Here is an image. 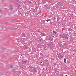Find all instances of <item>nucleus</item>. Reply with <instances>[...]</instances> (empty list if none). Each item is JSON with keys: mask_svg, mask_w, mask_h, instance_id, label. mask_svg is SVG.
<instances>
[{"mask_svg": "<svg viewBox=\"0 0 76 76\" xmlns=\"http://www.w3.org/2000/svg\"><path fill=\"white\" fill-rule=\"evenodd\" d=\"M20 63H22V62H23V61L22 60V59H20Z\"/></svg>", "mask_w": 76, "mask_h": 76, "instance_id": "aec40b11", "label": "nucleus"}, {"mask_svg": "<svg viewBox=\"0 0 76 76\" xmlns=\"http://www.w3.org/2000/svg\"><path fill=\"white\" fill-rule=\"evenodd\" d=\"M41 47H40V48H41Z\"/></svg>", "mask_w": 76, "mask_h": 76, "instance_id": "774afa93", "label": "nucleus"}, {"mask_svg": "<svg viewBox=\"0 0 76 76\" xmlns=\"http://www.w3.org/2000/svg\"><path fill=\"white\" fill-rule=\"evenodd\" d=\"M24 48H25L26 49H27L28 47L25 45H24Z\"/></svg>", "mask_w": 76, "mask_h": 76, "instance_id": "f8f14e48", "label": "nucleus"}, {"mask_svg": "<svg viewBox=\"0 0 76 76\" xmlns=\"http://www.w3.org/2000/svg\"><path fill=\"white\" fill-rule=\"evenodd\" d=\"M48 46L49 47L53 46V43H52V42H49V44L48 45Z\"/></svg>", "mask_w": 76, "mask_h": 76, "instance_id": "f257e3e1", "label": "nucleus"}, {"mask_svg": "<svg viewBox=\"0 0 76 76\" xmlns=\"http://www.w3.org/2000/svg\"><path fill=\"white\" fill-rule=\"evenodd\" d=\"M25 15H26V13H25Z\"/></svg>", "mask_w": 76, "mask_h": 76, "instance_id": "e2e57ef3", "label": "nucleus"}, {"mask_svg": "<svg viewBox=\"0 0 76 76\" xmlns=\"http://www.w3.org/2000/svg\"><path fill=\"white\" fill-rule=\"evenodd\" d=\"M41 63H42V62H41Z\"/></svg>", "mask_w": 76, "mask_h": 76, "instance_id": "0e129e2a", "label": "nucleus"}, {"mask_svg": "<svg viewBox=\"0 0 76 76\" xmlns=\"http://www.w3.org/2000/svg\"><path fill=\"white\" fill-rule=\"evenodd\" d=\"M20 38H22V36L21 37V36H20Z\"/></svg>", "mask_w": 76, "mask_h": 76, "instance_id": "49530a36", "label": "nucleus"}, {"mask_svg": "<svg viewBox=\"0 0 76 76\" xmlns=\"http://www.w3.org/2000/svg\"><path fill=\"white\" fill-rule=\"evenodd\" d=\"M23 44H24V42L23 43Z\"/></svg>", "mask_w": 76, "mask_h": 76, "instance_id": "680f3d73", "label": "nucleus"}, {"mask_svg": "<svg viewBox=\"0 0 76 76\" xmlns=\"http://www.w3.org/2000/svg\"><path fill=\"white\" fill-rule=\"evenodd\" d=\"M53 32L54 34H57V32L54 31H53Z\"/></svg>", "mask_w": 76, "mask_h": 76, "instance_id": "b1692460", "label": "nucleus"}, {"mask_svg": "<svg viewBox=\"0 0 76 76\" xmlns=\"http://www.w3.org/2000/svg\"><path fill=\"white\" fill-rule=\"evenodd\" d=\"M41 1H42V0H38V3H40V4L41 3Z\"/></svg>", "mask_w": 76, "mask_h": 76, "instance_id": "0eeeda50", "label": "nucleus"}, {"mask_svg": "<svg viewBox=\"0 0 76 76\" xmlns=\"http://www.w3.org/2000/svg\"><path fill=\"white\" fill-rule=\"evenodd\" d=\"M22 42V41H21L20 40V42L19 43L20 44H21V43Z\"/></svg>", "mask_w": 76, "mask_h": 76, "instance_id": "e433bc0d", "label": "nucleus"}, {"mask_svg": "<svg viewBox=\"0 0 76 76\" xmlns=\"http://www.w3.org/2000/svg\"><path fill=\"white\" fill-rule=\"evenodd\" d=\"M17 41H18V42H19V41L18 40H17Z\"/></svg>", "mask_w": 76, "mask_h": 76, "instance_id": "a18cd8bd", "label": "nucleus"}, {"mask_svg": "<svg viewBox=\"0 0 76 76\" xmlns=\"http://www.w3.org/2000/svg\"><path fill=\"white\" fill-rule=\"evenodd\" d=\"M10 67H12V66H10Z\"/></svg>", "mask_w": 76, "mask_h": 76, "instance_id": "864d4df0", "label": "nucleus"}, {"mask_svg": "<svg viewBox=\"0 0 76 76\" xmlns=\"http://www.w3.org/2000/svg\"><path fill=\"white\" fill-rule=\"evenodd\" d=\"M23 35V37H25V34L23 33L22 34Z\"/></svg>", "mask_w": 76, "mask_h": 76, "instance_id": "6ab92c4d", "label": "nucleus"}, {"mask_svg": "<svg viewBox=\"0 0 76 76\" xmlns=\"http://www.w3.org/2000/svg\"><path fill=\"white\" fill-rule=\"evenodd\" d=\"M64 37H67V34H64Z\"/></svg>", "mask_w": 76, "mask_h": 76, "instance_id": "c756f323", "label": "nucleus"}, {"mask_svg": "<svg viewBox=\"0 0 76 76\" xmlns=\"http://www.w3.org/2000/svg\"><path fill=\"white\" fill-rule=\"evenodd\" d=\"M29 67L31 69H33V68H34V67H33L32 66H29Z\"/></svg>", "mask_w": 76, "mask_h": 76, "instance_id": "4468645a", "label": "nucleus"}, {"mask_svg": "<svg viewBox=\"0 0 76 76\" xmlns=\"http://www.w3.org/2000/svg\"><path fill=\"white\" fill-rule=\"evenodd\" d=\"M63 42H66V41H65L64 40L63 41Z\"/></svg>", "mask_w": 76, "mask_h": 76, "instance_id": "37998d69", "label": "nucleus"}, {"mask_svg": "<svg viewBox=\"0 0 76 76\" xmlns=\"http://www.w3.org/2000/svg\"><path fill=\"white\" fill-rule=\"evenodd\" d=\"M46 9H47L48 11H49V10H50L49 9L50 7H48V6H47V7H46Z\"/></svg>", "mask_w": 76, "mask_h": 76, "instance_id": "423d86ee", "label": "nucleus"}, {"mask_svg": "<svg viewBox=\"0 0 76 76\" xmlns=\"http://www.w3.org/2000/svg\"><path fill=\"white\" fill-rule=\"evenodd\" d=\"M50 19H48V20H46L47 22H48V21H50Z\"/></svg>", "mask_w": 76, "mask_h": 76, "instance_id": "4be33fe9", "label": "nucleus"}, {"mask_svg": "<svg viewBox=\"0 0 76 76\" xmlns=\"http://www.w3.org/2000/svg\"><path fill=\"white\" fill-rule=\"evenodd\" d=\"M20 69H21V68L23 70V67L22 66V67L20 66Z\"/></svg>", "mask_w": 76, "mask_h": 76, "instance_id": "412c9836", "label": "nucleus"}, {"mask_svg": "<svg viewBox=\"0 0 76 76\" xmlns=\"http://www.w3.org/2000/svg\"><path fill=\"white\" fill-rule=\"evenodd\" d=\"M24 44H26V43H24Z\"/></svg>", "mask_w": 76, "mask_h": 76, "instance_id": "bf43d9fd", "label": "nucleus"}, {"mask_svg": "<svg viewBox=\"0 0 76 76\" xmlns=\"http://www.w3.org/2000/svg\"><path fill=\"white\" fill-rule=\"evenodd\" d=\"M20 56H22V54H21V53H20Z\"/></svg>", "mask_w": 76, "mask_h": 76, "instance_id": "2f4dec72", "label": "nucleus"}, {"mask_svg": "<svg viewBox=\"0 0 76 76\" xmlns=\"http://www.w3.org/2000/svg\"><path fill=\"white\" fill-rule=\"evenodd\" d=\"M70 15L72 17H74V16H75V15H74L73 14H71Z\"/></svg>", "mask_w": 76, "mask_h": 76, "instance_id": "ddd939ff", "label": "nucleus"}, {"mask_svg": "<svg viewBox=\"0 0 76 76\" xmlns=\"http://www.w3.org/2000/svg\"><path fill=\"white\" fill-rule=\"evenodd\" d=\"M0 12H1V10H0Z\"/></svg>", "mask_w": 76, "mask_h": 76, "instance_id": "4d7b16f0", "label": "nucleus"}, {"mask_svg": "<svg viewBox=\"0 0 76 76\" xmlns=\"http://www.w3.org/2000/svg\"><path fill=\"white\" fill-rule=\"evenodd\" d=\"M42 21H43V23H45V20H43Z\"/></svg>", "mask_w": 76, "mask_h": 76, "instance_id": "bb28decb", "label": "nucleus"}, {"mask_svg": "<svg viewBox=\"0 0 76 76\" xmlns=\"http://www.w3.org/2000/svg\"><path fill=\"white\" fill-rule=\"evenodd\" d=\"M40 45H42V44H41Z\"/></svg>", "mask_w": 76, "mask_h": 76, "instance_id": "603ef678", "label": "nucleus"}, {"mask_svg": "<svg viewBox=\"0 0 76 76\" xmlns=\"http://www.w3.org/2000/svg\"><path fill=\"white\" fill-rule=\"evenodd\" d=\"M64 63H66V59L64 58Z\"/></svg>", "mask_w": 76, "mask_h": 76, "instance_id": "a211bd4d", "label": "nucleus"}, {"mask_svg": "<svg viewBox=\"0 0 76 76\" xmlns=\"http://www.w3.org/2000/svg\"><path fill=\"white\" fill-rule=\"evenodd\" d=\"M37 11V10L35 9H34L33 10V12H36Z\"/></svg>", "mask_w": 76, "mask_h": 76, "instance_id": "473e14b6", "label": "nucleus"}, {"mask_svg": "<svg viewBox=\"0 0 76 76\" xmlns=\"http://www.w3.org/2000/svg\"><path fill=\"white\" fill-rule=\"evenodd\" d=\"M39 39L40 41H42V39L41 37L39 38Z\"/></svg>", "mask_w": 76, "mask_h": 76, "instance_id": "f3484780", "label": "nucleus"}, {"mask_svg": "<svg viewBox=\"0 0 76 76\" xmlns=\"http://www.w3.org/2000/svg\"><path fill=\"white\" fill-rule=\"evenodd\" d=\"M34 68L33 69V70H36V69H37V68H36V67H34V68Z\"/></svg>", "mask_w": 76, "mask_h": 76, "instance_id": "7c9ffc66", "label": "nucleus"}, {"mask_svg": "<svg viewBox=\"0 0 76 76\" xmlns=\"http://www.w3.org/2000/svg\"><path fill=\"white\" fill-rule=\"evenodd\" d=\"M61 38H65L64 36L63 35H61L60 36Z\"/></svg>", "mask_w": 76, "mask_h": 76, "instance_id": "2eb2a0df", "label": "nucleus"}, {"mask_svg": "<svg viewBox=\"0 0 76 76\" xmlns=\"http://www.w3.org/2000/svg\"><path fill=\"white\" fill-rule=\"evenodd\" d=\"M33 70L34 72H37V70H36V69H35Z\"/></svg>", "mask_w": 76, "mask_h": 76, "instance_id": "393cba45", "label": "nucleus"}, {"mask_svg": "<svg viewBox=\"0 0 76 76\" xmlns=\"http://www.w3.org/2000/svg\"><path fill=\"white\" fill-rule=\"evenodd\" d=\"M65 38H66V39H68V37H65Z\"/></svg>", "mask_w": 76, "mask_h": 76, "instance_id": "ea45409f", "label": "nucleus"}, {"mask_svg": "<svg viewBox=\"0 0 76 76\" xmlns=\"http://www.w3.org/2000/svg\"><path fill=\"white\" fill-rule=\"evenodd\" d=\"M42 35H43V36H45V34H44V33H42Z\"/></svg>", "mask_w": 76, "mask_h": 76, "instance_id": "a878e982", "label": "nucleus"}, {"mask_svg": "<svg viewBox=\"0 0 76 76\" xmlns=\"http://www.w3.org/2000/svg\"><path fill=\"white\" fill-rule=\"evenodd\" d=\"M28 48H29V50H31V47H29Z\"/></svg>", "mask_w": 76, "mask_h": 76, "instance_id": "58836bf2", "label": "nucleus"}, {"mask_svg": "<svg viewBox=\"0 0 76 76\" xmlns=\"http://www.w3.org/2000/svg\"><path fill=\"white\" fill-rule=\"evenodd\" d=\"M28 61H23V63H22V64H24V65H25L26 64V62Z\"/></svg>", "mask_w": 76, "mask_h": 76, "instance_id": "20e7f679", "label": "nucleus"}, {"mask_svg": "<svg viewBox=\"0 0 76 76\" xmlns=\"http://www.w3.org/2000/svg\"><path fill=\"white\" fill-rule=\"evenodd\" d=\"M68 31H71V28H69L68 29Z\"/></svg>", "mask_w": 76, "mask_h": 76, "instance_id": "cd10ccee", "label": "nucleus"}, {"mask_svg": "<svg viewBox=\"0 0 76 76\" xmlns=\"http://www.w3.org/2000/svg\"><path fill=\"white\" fill-rule=\"evenodd\" d=\"M26 1H28V0H26Z\"/></svg>", "mask_w": 76, "mask_h": 76, "instance_id": "13d9d810", "label": "nucleus"}, {"mask_svg": "<svg viewBox=\"0 0 76 76\" xmlns=\"http://www.w3.org/2000/svg\"><path fill=\"white\" fill-rule=\"evenodd\" d=\"M20 15L22 16H23V15L21 14V13H20Z\"/></svg>", "mask_w": 76, "mask_h": 76, "instance_id": "c9c22d12", "label": "nucleus"}, {"mask_svg": "<svg viewBox=\"0 0 76 76\" xmlns=\"http://www.w3.org/2000/svg\"><path fill=\"white\" fill-rule=\"evenodd\" d=\"M66 11H64L63 12L64 13V14H65V13H66Z\"/></svg>", "mask_w": 76, "mask_h": 76, "instance_id": "c85d7f7f", "label": "nucleus"}, {"mask_svg": "<svg viewBox=\"0 0 76 76\" xmlns=\"http://www.w3.org/2000/svg\"><path fill=\"white\" fill-rule=\"evenodd\" d=\"M53 18L54 19V20H56V18L54 17Z\"/></svg>", "mask_w": 76, "mask_h": 76, "instance_id": "a19ab883", "label": "nucleus"}, {"mask_svg": "<svg viewBox=\"0 0 76 76\" xmlns=\"http://www.w3.org/2000/svg\"><path fill=\"white\" fill-rule=\"evenodd\" d=\"M67 42H69V41H67Z\"/></svg>", "mask_w": 76, "mask_h": 76, "instance_id": "6e6d98bb", "label": "nucleus"}, {"mask_svg": "<svg viewBox=\"0 0 76 76\" xmlns=\"http://www.w3.org/2000/svg\"><path fill=\"white\" fill-rule=\"evenodd\" d=\"M22 0H20V1H19L20 6H21L23 4V1Z\"/></svg>", "mask_w": 76, "mask_h": 76, "instance_id": "39448f33", "label": "nucleus"}, {"mask_svg": "<svg viewBox=\"0 0 76 76\" xmlns=\"http://www.w3.org/2000/svg\"><path fill=\"white\" fill-rule=\"evenodd\" d=\"M37 3V2H35L34 1V3Z\"/></svg>", "mask_w": 76, "mask_h": 76, "instance_id": "09e8293b", "label": "nucleus"}, {"mask_svg": "<svg viewBox=\"0 0 76 76\" xmlns=\"http://www.w3.org/2000/svg\"><path fill=\"white\" fill-rule=\"evenodd\" d=\"M46 2H47V0H44L43 1V3H44V4H45V3H46Z\"/></svg>", "mask_w": 76, "mask_h": 76, "instance_id": "9b49d317", "label": "nucleus"}, {"mask_svg": "<svg viewBox=\"0 0 76 76\" xmlns=\"http://www.w3.org/2000/svg\"><path fill=\"white\" fill-rule=\"evenodd\" d=\"M53 46H51L50 47H49V48L51 50H53V49H54L53 48Z\"/></svg>", "mask_w": 76, "mask_h": 76, "instance_id": "6e6552de", "label": "nucleus"}, {"mask_svg": "<svg viewBox=\"0 0 76 76\" xmlns=\"http://www.w3.org/2000/svg\"><path fill=\"white\" fill-rule=\"evenodd\" d=\"M33 50L34 51V52H35L36 51H37V48H33Z\"/></svg>", "mask_w": 76, "mask_h": 76, "instance_id": "9d476101", "label": "nucleus"}, {"mask_svg": "<svg viewBox=\"0 0 76 76\" xmlns=\"http://www.w3.org/2000/svg\"><path fill=\"white\" fill-rule=\"evenodd\" d=\"M46 70H47V68H46Z\"/></svg>", "mask_w": 76, "mask_h": 76, "instance_id": "c03bdc74", "label": "nucleus"}, {"mask_svg": "<svg viewBox=\"0 0 76 76\" xmlns=\"http://www.w3.org/2000/svg\"><path fill=\"white\" fill-rule=\"evenodd\" d=\"M39 54L41 55V54H42V53H40Z\"/></svg>", "mask_w": 76, "mask_h": 76, "instance_id": "5fc2aeb1", "label": "nucleus"}, {"mask_svg": "<svg viewBox=\"0 0 76 76\" xmlns=\"http://www.w3.org/2000/svg\"><path fill=\"white\" fill-rule=\"evenodd\" d=\"M16 23L17 24H19V23Z\"/></svg>", "mask_w": 76, "mask_h": 76, "instance_id": "3c124183", "label": "nucleus"}, {"mask_svg": "<svg viewBox=\"0 0 76 76\" xmlns=\"http://www.w3.org/2000/svg\"><path fill=\"white\" fill-rule=\"evenodd\" d=\"M7 23V22H6V23Z\"/></svg>", "mask_w": 76, "mask_h": 76, "instance_id": "8fccbe9b", "label": "nucleus"}, {"mask_svg": "<svg viewBox=\"0 0 76 76\" xmlns=\"http://www.w3.org/2000/svg\"><path fill=\"white\" fill-rule=\"evenodd\" d=\"M17 1L18 3H19V0H17Z\"/></svg>", "mask_w": 76, "mask_h": 76, "instance_id": "f704fd0d", "label": "nucleus"}, {"mask_svg": "<svg viewBox=\"0 0 76 76\" xmlns=\"http://www.w3.org/2000/svg\"><path fill=\"white\" fill-rule=\"evenodd\" d=\"M47 65H49V62H48L47 63Z\"/></svg>", "mask_w": 76, "mask_h": 76, "instance_id": "4c0bfd02", "label": "nucleus"}, {"mask_svg": "<svg viewBox=\"0 0 76 76\" xmlns=\"http://www.w3.org/2000/svg\"><path fill=\"white\" fill-rule=\"evenodd\" d=\"M53 68H52V70H53Z\"/></svg>", "mask_w": 76, "mask_h": 76, "instance_id": "de8ad7c7", "label": "nucleus"}, {"mask_svg": "<svg viewBox=\"0 0 76 76\" xmlns=\"http://www.w3.org/2000/svg\"><path fill=\"white\" fill-rule=\"evenodd\" d=\"M53 37H54V36H50L49 38V40L50 41H52L53 39Z\"/></svg>", "mask_w": 76, "mask_h": 76, "instance_id": "7ed1b4c3", "label": "nucleus"}, {"mask_svg": "<svg viewBox=\"0 0 76 76\" xmlns=\"http://www.w3.org/2000/svg\"><path fill=\"white\" fill-rule=\"evenodd\" d=\"M59 76H63V74H60Z\"/></svg>", "mask_w": 76, "mask_h": 76, "instance_id": "72a5a7b5", "label": "nucleus"}, {"mask_svg": "<svg viewBox=\"0 0 76 76\" xmlns=\"http://www.w3.org/2000/svg\"><path fill=\"white\" fill-rule=\"evenodd\" d=\"M64 56V55H63V56H61L60 57V58H59L60 59H61V58H63V56Z\"/></svg>", "mask_w": 76, "mask_h": 76, "instance_id": "5701e85b", "label": "nucleus"}, {"mask_svg": "<svg viewBox=\"0 0 76 76\" xmlns=\"http://www.w3.org/2000/svg\"><path fill=\"white\" fill-rule=\"evenodd\" d=\"M48 2H49L50 3H51V0H46Z\"/></svg>", "mask_w": 76, "mask_h": 76, "instance_id": "dca6fc26", "label": "nucleus"}, {"mask_svg": "<svg viewBox=\"0 0 76 76\" xmlns=\"http://www.w3.org/2000/svg\"><path fill=\"white\" fill-rule=\"evenodd\" d=\"M76 60V59L75 60V61Z\"/></svg>", "mask_w": 76, "mask_h": 76, "instance_id": "69168bd1", "label": "nucleus"}, {"mask_svg": "<svg viewBox=\"0 0 76 76\" xmlns=\"http://www.w3.org/2000/svg\"><path fill=\"white\" fill-rule=\"evenodd\" d=\"M73 1H75V0H73Z\"/></svg>", "mask_w": 76, "mask_h": 76, "instance_id": "052dcab7", "label": "nucleus"}, {"mask_svg": "<svg viewBox=\"0 0 76 76\" xmlns=\"http://www.w3.org/2000/svg\"><path fill=\"white\" fill-rule=\"evenodd\" d=\"M43 64H44V63H43Z\"/></svg>", "mask_w": 76, "mask_h": 76, "instance_id": "338daca9", "label": "nucleus"}, {"mask_svg": "<svg viewBox=\"0 0 76 76\" xmlns=\"http://www.w3.org/2000/svg\"><path fill=\"white\" fill-rule=\"evenodd\" d=\"M29 4H33V3H34V2H32V1H29Z\"/></svg>", "mask_w": 76, "mask_h": 76, "instance_id": "1a4fd4ad", "label": "nucleus"}, {"mask_svg": "<svg viewBox=\"0 0 76 76\" xmlns=\"http://www.w3.org/2000/svg\"><path fill=\"white\" fill-rule=\"evenodd\" d=\"M39 7V5L37 4L36 5L35 10H36V11H38V10L37 9H38V8Z\"/></svg>", "mask_w": 76, "mask_h": 76, "instance_id": "f03ea898", "label": "nucleus"}, {"mask_svg": "<svg viewBox=\"0 0 76 76\" xmlns=\"http://www.w3.org/2000/svg\"><path fill=\"white\" fill-rule=\"evenodd\" d=\"M45 70V69H44V68H43V70Z\"/></svg>", "mask_w": 76, "mask_h": 76, "instance_id": "79ce46f5", "label": "nucleus"}]
</instances>
